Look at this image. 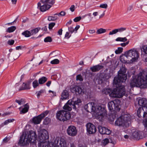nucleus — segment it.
<instances>
[{
	"label": "nucleus",
	"mask_w": 147,
	"mask_h": 147,
	"mask_svg": "<svg viewBox=\"0 0 147 147\" xmlns=\"http://www.w3.org/2000/svg\"><path fill=\"white\" fill-rule=\"evenodd\" d=\"M126 69L121 68L118 72L117 76L115 77L113 81V85L116 88L113 89L114 98H121L125 94V90L124 86H121L122 83L125 82L127 78Z\"/></svg>",
	"instance_id": "obj_1"
},
{
	"label": "nucleus",
	"mask_w": 147,
	"mask_h": 147,
	"mask_svg": "<svg viewBox=\"0 0 147 147\" xmlns=\"http://www.w3.org/2000/svg\"><path fill=\"white\" fill-rule=\"evenodd\" d=\"M39 143L38 146L39 147H51L46 142V140L49 138V137L47 131L43 129L38 134ZM52 145L54 147H67L65 141L63 138L60 140L55 139L52 142Z\"/></svg>",
	"instance_id": "obj_2"
},
{
	"label": "nucleus",
	"mask_w": 147,
	"mask_h": 147,
	"mask_svg": "<svg viewBox=\"0 0 147 147\" xmlns=\"http://www.w3.org/2000/svg\"><path fill=\"white\" fill-rule=\"evenodd\" d=\"M131 87L135 86L141 88H147V73L145 71L141 72L137 77L133 78L130 83Z\"/></svg>",
	"instance_id": "obj_3"
},
{
	"label": "nucleus",
	"mask_w": 147,
	"mask_h": 147,
	"mask_svg": "<svg viewBox=\"0 0 147 147\" xmlns=\"http://www.w3.org/2000/svg\"><path fill=\"white\" fill-rule=\"evenodd\" d=\"M36 137V133L32 131H29L27 135L26 133H23L20 137L18 144L21 146H24L28 145L29 143L34 142Z\"/></svg>",
	"instance_id": "obj_4"
},
{
	"label": "nucleus",
	"mask_w": 147,
	"mask_h": 147,
	"mask_svg": "<svg viewBox=\"0 0 147 147\" xmlns=\"http://www.w3.org/2000/svg\"><path fill=\"white\" fill-rule=\"evenodd\" d=\"M84 109L88 112L95 111L99 116V118H101L102 119L107 115L106 111L105 108L98 106L96 108L94 106V103L93 102H89L85 105Z\"/></svg>",
	"instance_id": "obj_5"
},
{
	"label": "nucleus",
	"mask_w": 147,
	"mask_h": 147,
	"mask_svg": "<svg viewBox=\"0 0 147 147\" xmlns=\"http://www.w3.org/2000/svg\"><path fill=\"white\" fill-rule=\"evenodd\" d=\"M74 99L69 100L63 107L65 110L70 111L73 108L75 111H77V108L79 107V104L81 102L80 99L77 98L76 100H74Z\"/></svg>",
	"instance_id": "obj_6"
},
{
	"label": "nucleus",
	"mask_w": 147,
	"mask_h": 147,
	"mask_svg": "<svg viewBox=\"0 0 147 147\" xmlns=\"http://www.w3.org/2000/svg\"><path fill=\"white\" fill-rule=\"evenodd\" d=\"M129 114H125L122 115L118 118L115 122V125L117 126L128 127L131 120Z\"/></svg>",
	"instance_id": "obj_7"
},
{
	"label": "nucleus",
	"mask_w": 147,
	"mask_h": 147,
	"mask_svg": "<svg viewBox=\"0 0 147 147\" xmlns=\"http://www.w3.org/2000/svg\"><path fill=\"white\" fill-rule=\"evenodd\" d=\"M38 3V8L42 12H44L50 9L55 3L54 0H41Z\"/></svg>",
	"instance_id": "obj_8"
},
{
	"label": "nucleus",
	"mask_w": 147,
	"mask_h": 147,
	"mask_svg": "<svg viewBox=\"0 0 147 147\" xmlns=\"http://www.w3.org/2000/svg\"><path fill=\"white\" fill-rule=\"evenodd\" d=\"M56 117L59 120L64 121L69 120L71 117V115L69 112L61 110L57 111Z\"/></svg>",
	"instance_id": "obj_9"
},
{
	"label": "nucleus",
	"mask_w": 147,
	"mask_h": 147,
	"mask_svg": "<svg viewBox=\"0 0 147 147\" xmlns=\"http://www.w3.org/2000/svg\"><path fill=\"white\" fill-rule=\"evenodd\" d=\"M120 101L115 99L108 102V107L109 110L111 111H120L121 106L120 105Z\"/></svg>",
	"instance_id": "obj_10"
},
{
	"label": "nucleus",
	"mask_w": 147,
	"mask_h": 147,
	"mask_svg": "<svg viewBox=\"0 0 147 147\" xmlns=\"http://www.w3.org/2000/svg\"><path fill=\"white\" fill-rule=\"evenodd\" d=\"M125 56L127 58L130 57H131V60L132 62L136 61L139 57L138 53L137 51L134 49H131L126 52Z\"/></svg>",
	"instance_id": "obj_11"
},
{
	"label": "nucleus",
	"mask_w": 147,
	"mask_h": 147,
	"mask_svg": "<svg viewBox=\"0 0 147 147\" xmlns=\"http://www.w3.org/2000/svg\"><path fill=\"white\" fill-rule=\"evenodd\" d=\"M49 112L46 111L37 116L34 117L32 119V121L35 124L40 123L42 119L48 114Z\"/></svg>",
	"instance_id": "obj_12"
},
{
	"label": "nucleus",
	"mask_w": 147,
	"mask_h": 147,
	"mask_svg": "<svg viewBox=\"0 0 147 147\" xmlns=\"http://www.w3.org/2000/svg\"><path fill=\"white\" fill-rule=\"evenodd\" d=\"M67 132L69 136H74L77 134V131L74 125H70L68 126Z\"/></svg>",
	"instance_id": "obj_13"
},
{
	"label": "nucleus",
	"mask_w": 147,
	"mask_h": 147,
	"mask_svg": "<svg viewBox=\"0 0 147 147\" xmlns=\"http://www.w3.org/2000/svg\"><path fill=\"white\" fill-rule=\"evenodd\" d=\"M87 132L89 134L94 133L96 131L95 126L91 123H88L86 125Z\"/></svg>",
	"instance_id": "obj_14"
},
{
	"label": "nucleus",
	"mask_w": 147,
	"mask_h": 147,
	"mask_svg": "<svg viewBox=\"0 0 147 147\" xmlns=\"http://www.w3.org/2000/svg\"><path fill=\"white\" fill-rule=\"evenodd\" d=\"M102 92L103 94H109L110 96L114 98L115 96V94L114 93L113 90H112L111 89L109 88H105L102 90Z\"/></svg>",
	"instance_id": "obj_15"
},
{
	"label": "nucleus",
	"mask_w": 147,
	"mask_h": 147,
	"mask_svg": "<svg viewBox=\"0 0 147 147\" xmlns=\"http://www.w3.org/2000/svg\"><path fill=\"white\" fill-rule=\"evenodd\" d=\"M98 129L99 132L101 134L109 135L111 133L110 130L106 127L100 126L98 127Z\"/></svg>",
	"instance_id": "obj_16"
},
{
	"label": "nucleus",
	"mask_w": 147,
	"mask_h": 147,
	"mask_svg": "<svg viewBox=\"0 0 147 147\" xmlns=\"http://www.w3.org/2000/svg\"><path fill=\"white\" fill-rule=\"evenodd\" d=\"M24 107L22 109V107H20L19 108L20 111V114H24L28 112L29 108V106L28 103L24 105Z\"/></svg>",
	"instance_id": "obj_17"
},
{
	"label": "nucleus",
	"mask_w": 147,
	"mask_h": 147,
	"mask_svg": "<svg viewBox=\"0 0 147 147\" xmlns=\"http://www.w3.org/2000/svg\"><path fill=\"white\" fill-rule=\"evenodd\" d=\"M103 66L98 64L91 67L90 69L92 72H96L99 71L101 69H103Z\"/></svg>",
	"instance_id": "obj_18"
},
{
	"label": "nucleus",
	"mask_w": 147,
	"mask_h": 147,
	"mask_svg": "<svg viewBox=\"0 0 147 147\" xmlns=\"http://www.w3.org/2000/svg\"><path fill=\"white\" fill-rule=\"evenodd\" d=\"M76 94L78 93L79 94L82 95L84 93V89L82 87L77 86L73 88Z\"/></svg>",
	"instance_id": "obj_19"
},
{
	"label": "nucleus",
	"mask_w": 147,
	"mask_h": 147,
	"mask_svg": "<svg viewBox=\"0 0 147 147\" xmlns=\"http://www.w3.org/2000/svg\"><path fill=\"white\" fill-rule=\"evenodd\" d=\"M132 136L134 139H139L141 137V132L138 131H134L133 133Z\"/></svg>",
	"instance_id": "obj_20"
},
{
	"label": "nucleus",
	"mask_w": 147,
	"mask_h": 147,
	"mask_svg": "<svg viewBox=\"0 0 147 147\" xmlns=\"http://www.w3.org/2000/svg\"><path fill=\"white\" fill-rule=\"evenodd\" d=\"M30 88V83L28 82L27 83H23L22 86L19 89V90H28Z\"/></svg>",
	"instance_id": "obj_21"
},
{
	"label": "nucleus",
	"mask_w": 147,
	"mask_h": 147,
	"mask_svg": "<svg viewBox=\"0 0 147 147\" xmlns=\"http://www.w3.org/2000/svg\"><path fill=\"white\" fill-rule=\"evenodd\" d=\"M139 105L143 107L146 106L147 104V100L145 98H142L140 99L138 101Z\"/></svg>",
	"instance_id": "obj_22"
},
{
	"label": "nucleus",
	"mask_w": 147,
	"mask_h": 147,
	"mask_svg": "<svg viewBox=\"0 0 147 147\" xmlns=\"http://www.w3.org/2000/svg\"><path fill=\"white\" fill-rule=\"evenodd\" d=\"M69 96V93L68 91L66 90H64L62 92L61 94V98L62 99H67Z\"/></svg>",
	"instance_id": "obj_23"
},
{
	"label": "nucleus",
	"mask_w": 147,
	"mask_h": 147,
	"mask_svg": "<svg viewBox=\"0 0 147 147\" xmlns=\"http://www.w3.org/2000/svg\"><path fill=\"white\" fill-rule=\"evenodd\" d=\"M103 76L100 74L97 77L96 79V81H97L99 84H100L103 82Z\"/></svg>",
	"instance_id": "obj_24"
},
{
	"label": "nucleus",
	"mask_w": 147,
	"mask_h": 147,
	"mask_svg": "<svg viewBox=\"0 0 147 147\" xmlns=\"http://www.w3.org/2000/svg\"><path fill=\"white\" fill-rule=\"evenodd\" d=\"M15 120V119H8L4 122L3 124H2L0 125V128L2 127L4 125H7L9 123L13 122Z\"/></svg>",
	"instance_id": "obj_25"
},
{
	"label": "nucleus",
	"mask_w": 147,
	"mask_h": 147,
	"mask_svg": "<svg viewBox=\"0 0 147 147\" xmlns=\"http://www.w3.org/2000/svg\"><path fill=\"white\" fill-rule=\"evenodd\" d=\"M47 78L46 77L43 76L39 78L38 82L39 84H42L45 83L47 80Z\"/></svg>",
	"instance_id": "obj_26"
},
{
	"label": "nucleus",
	"mask_w": 147,
	"mask_h": 147,
	"mask_svg": "<svg viewBox=\"0 0 147 147\" xmlns=\"http://www.w3.org/2000/svg\"><path fill=\"white\" fill-rule=\"evenodd\" d=\"M16 28L15 26H13L9 27L6 30V32L11 33L13 32L16 29Z\"/></svg>",
	"instance_id": "obj_27"
},
{
	"label": "nucleus",
	"mask_w": 147,
	"mask_h": 147,
	"mask_svg": "<svg viewBox=\"0 0 147 147\" xmlns=\"http://www.w3.org/2000/svg\"><path fill=\"white\" fill-rule=\"evenodd\" d=\"M22 34L26 37H29L31 35L30 32L28 30L24 31L22 33Z\"/></svg>",
	"instance_id": "obj_28"
},
{
	"label": "nucleus",
	"mask_w": 147,
	"mask_h": 147,
	"mask_svg": "<svg viewBox=\"0 0 147 147\" xmlns=\"http://www.w3.org/2000/svg\"><path fill=\"white\" fill-rule=\"evenodd\" d=\"M143 112L142 108L140 107L137 111V116L139 117H142L141 115V113H142V115H143Z\"/></svg>",
	"instance_id": "obj_29"
},
{
	"label": "nucleus",
	"mask_w": 147,
	"mask_h": 147,
	"mask_svg": "<svg viewBox=\"0 0 147 147\" xmlns=\"http://www.w3.org/2000/svg\"><path fill=\"white\" fill-rule=\"evenodd\" d=\"M40 30V28L38 29V28H36L33 29L32 30L30 31L31 35H33L36 34Z\"/></svg>",
	"instance_id": "obj_30"
},
{
	"label": "nucleus",
	"mask_w": 147,
	"mask_h": 147,
	"mask_svg": "<svg viewBox=\"0 0 147 147\" xmlns=\"http://www.w3.org/2000/svg\"><path fill=\"white\" fill-rule=\"evenodd\" d=\"M45 90L44 89H41L40 91H38L36 92L37 94V98H39L40 96L41 95V94H43L45 92Z\"/></svg>",
	"instance_id": "obj_31"
},
{
	"label": "nucleus",
	"mask_w": 147,
	"mask_h": 147,
	"mask_svg": "<svg viewBox=\"0 0 147 147\" xmlns=\"http://www.w3.org/2000/svg\"><path fill=\"white\" fill-rule=\"evenodd\" d=\"M106 32V29L102 28H100L97 30L96 33L97 34H100L104 33Z\"/></svg>",
	"instance_id": "obj_32"
},
{
	"label": "nucleus",
	"mask_w": 147,
	"mask_h": 147,
	"mask_svg": "<svg viewBox=\"0 0 147 147\" xmlns=\"http://www.w3.org/2000/svg\"><path fill=\"white\" fill-rule=\"evenodd\" d=\"M127 39L126 37H118L116 39V41H121L125 42L127 40Z\"/></svg>",
	"instance_id": "obj_33"
},
{
	"label": "nucleus",
	"mask_w": 147,
	"mask_h": 147,
	"mask_svg": "<svg viewBox=\"0 0 147 147\" xmlns=\"http://www.w3.org/2000/svg\"><path fill=\"white\" fill-rule=\"evenodd\" d=\"M58 18L57 16H49L48 18V20L49 21H55Z\"/></svg>",
	"instance_id": "obj_34"
},
{
	"label": "nucleus",
	"mask_w": 147,
	"mask_h": 147,
	"mask_svg": "<svg viewBox=\"0 0 147 147\" xmlns=\"http://www.w3.org/2000/svg\"><path fill=\"white\" fill-rule=\"evenodd\" d=\"M142 110L143 112V117H144L147 114V107L144 106L142 107Z\"/></svg>",
	"instance_id": "obj_35"
},
{
	"label": "nucleus",
	"mask_w": 147,
	"mask_h": 147,
	"mask_svg": "<svg viewBox=\"0 0 147 147\" xmlns=\"http://www.w3.org/2000/svg\"><path fill=\"white\" fill-rule=\"evenodd\" d=\"M142 51H143L144 54L147 55V45L142 46Z\"/></svg>",
	"instance_id": "obj_36"
},
{
	"label": "nucleus",
	"mask_w": 147,
	"mask_h": 147,
	"mask_svg": "<svg viewBox=\"0 0 147 147\" xmlns=\"http://www.w3.org/2000/svg\"><path fill=\"white\" fill-rule=\"evenodd\" d=\"M32 84L33 87L34 88H36L39 86V82H38V80H35L33 82Z\"/></svg>",
	"instance_id": "obj_37"
},
{
	"label": "nucleus",
	"mask_w": 147,
	"mask_h": 147,
	"mask_svg": "<svg viewBox=\"0 0 147 147\" xmlns=\"http://www.w3.org/2000/svg\"><path fill=\"white\" fill-rule=\"evenodd\" d=\"M15 102L18 103L19 105H21L24 104V99L21 98L20 100H16Z\"/></svg>",
	"instance_id": "obj_38"
},
{
	"label": "nucleus",
	"mask_w": 147,
	"mask_h": 147,
	"mask_svg": "<svg viewBox=\"0 0 147 147\" xmlns=\"http://www.w3.org/2000/svg\"><path fill=\"white\" fill-rule=\"evenodd\" d=\"M51 120L48 117H46L44 120V122L45 124L47 125L50 122Z\"/></svg>",
	"instance_id": "obj_39"
},
{
	"label": "nucleus",
	"mask_w": 147,
	"mask_h": 147,
	"mask_svg": "<svg viewBox=\"0 0 147 147\" xmlns=\"http://www.w3.org/2000/svg\"><path fill=\"white\" fill-rule=\"evenodd\" d=\"M59 63V60L57 59H55L51 61L50 63L52 64H57Z\"/></svg>",
	"instance_id": "obj_40"
},
{
	"label": "nucleus",
	"mask_w": 147,
	"mask_h": 147,
	"mask_svg": "<svg viewBox=\"0 0 147 147\" xmlns=\"http://www.w3.org/2000/svg\"><path fill=\"white\" fill-rule=\"evenodd\" d=\"M123 50V48L118 47L117 50H115V52L116 54H120L122 52Z\"/></svg>",
	"instance_id": "obj_41"
},
{
	"label": "nucleus",
	"mask_w": 147,
	"mask_h": 147,
	"mask_svg": "<svg viewBox=\"0 0 147 147\" xmlns=\"http://www.w3.org/2000/svg\"><path fill=\"white\" fill-rule=\"evenodd\" d=\"M52 41L51 38L50 36H47L45 38L44 40L45 42H51Z\"/></svg>",
	"instance_id": "obj_42"
},
{
	"label": "nucleus",
	"mask_w": 147,
	"mask_h": 147,
	"mask_svg": "<svg viewBox=\"0 0 147 147\" xmlns=\"http://www.w3.org/2000/svg\"><path fill=\"white\" fill-rule=\"evenodd\" d=\"M99 7L102 8L107 9L108 7V5L106 3L102 4L100 5Z\"/></svg>",
	"instance_id": "obj_43"
},
{
	"label": "nucleus",
	"mask_w": 147,
	"mask_h": 147,
	"mask_svg": "<svg viewBox=\"0 0 147 147\" xmlns=\"http://www.w3.org/2000/svg\"><path fill=\"white\" fill-rule=\"evenodd\" d=\"M117 32V29H115L109 32V35H112L114 34H115Z\"/></svg>",
	"instance_id": "obj_44"
},
{
	"label": "nucleus",
	"mask_w": 147,
	"mask_h": 147,
	"mask_svg": "<svg viewBox=\"0 0 147 147\" xmlns=\"http://www.w3.org/2000/svg\"><path fill=\"white\" fill-rule=\"evenodd\" d=\"M126 28L121 27L120 28L117 29V32H121L125 30H126Z\"/></svg>",
	"instance_id": "obj_45"
},
{
	"label": "nucleus",
	"mask_w": 147,
	"mask_h": 147,
	"mask_svg": "<svg viewBox=\"0 0 147 147\" xmlns=\"http://www.w3.org/2000/svg\"><path fill=\"white\" fill-rule=\"evenodd\" d=\"M76 80H79L81 81L83 80V79L82 77V76L80 74H78L77 76Z\"/></svg>",
	"instance_id": "obj_46"
},
{
	"label": "nucleus",
	"mask_w": 147,
	"mask_h": 147,
	"mask_svg": "<svg viewBox=\"0 0 147 147\" xmlns=\"http://www.w3.org/2000/svg\"><path fill=\"white\" fill-rule=\"evenodd\" d=\"M14 42V41L13 40L11 39L7 41V44L10 45H13Z\"/></svg>",
	"instance_id": "obj_47"
},
{
	"label": "nucleus",
	"mask_w": 147,
	"mask_h": 147,
	"mask_svg": "<svg viewBox=\"0 0 147 147\" xmlns=\"http://www.w3.org/2000/svg\"><path fill=\"white\" fill-rule=\"evenodd\" d=\"M55 25V23H51L49 24V29H51L53 28Z\"/></svg>",
	"instance_id": "obj_48"
},
{
	"label": "nucleus",
	"mask_w": 147,
	"mask_h": 147,
	"mask_svg": "<svg viewBox=\"0 0 147 147\" xmlns=\"http://www.w3.org/2000/svg\"><path fill=\"white\" fill-rule=\"evenodd\" d=\"M81 19V16L77 17L75 18L74 19V22H76L79 21Z\"/></svg>",
	"instance_id": "obj_49"
},
{
	"label": "nucleus",
	"mask_w": 147,
	"mask_h": 147,
	"mask_svg": "<svg viewBox=\"0 0 147 147\" xmlns=\"http://www.w3.org/2000/svg\"><path fill=\"white\" fill-rule=\"evenodd\" d=\"M65 12L63 11H61L60 13H56L54 14V16L55 15H58L59 16L60 15L61 16H64L65 15Z\"/></svg>",
	"instance_id": "obj_50"
},
{
	"label": "nucleus",
	"mask_w": 147,
	"mask_h": 147,
	"mask_svg": "<svg viewBox=\"0 0 147 147\" xmlns=\"http://www.w3.org/2000/svg\"><path fill=\"white\" fill-rule=\"evenodd\" d=\"M124 57L123 56H121L120 57V60L123 63H125L127 62V61L125 59Z\"/></svg>",
	"instance_id": "obj_51"
},
{
	"label": "nucleus",
	"mask_w": 147,
	"mask_h": 147,
	"mask_svg": "<svg viewBox=\"0 0 147 147\" xmlns=\"http://www.w3.org/2000/svg\"><path fill=\"white\" fill-rule=\"evenodd\" d=\"M68 29L69 31L71 33H73L75 31L74 29L72 27H68Z\"/></svg>",
	"instance_id": "obj_52"
},
{
	"label": "nucleus",
	"mask_w": 147,
	"mask_h": 147,
	"mask_svg": "<svg viewBox=\"0 0 147 147\" xmlns=\"http://www.w3.org/2000/svg\"><path fill=\"white\" fill-rule=\"evenodd\" d=\"M71 35V34L70 35L69 33V32H67L65 35V37L67 39H68L70 37Z\"/></svg>",
	"instance_id": "obj_53"
},
{
	"label": "nucleus",
	"mask_w": 147,
	"mask_h": 147,
	"mask_svg": "<svg viewBox=\"0 0 147 147\" xmlns=\"http://www.w3.org/2000/svg\"><path fill=\"white\" fill-rule=\"evenodd\" d=\"M112 61H110L109 62H105V65L107 67H109L110 65H111L112 64Z\"/></svg>",
	"instance_id": "obj_54"
},
{
	"label": "nucleus",
	"mask_w": 147,
	"mask_h": 147,
	"mask_svg": "<svg viewBox=\"0 0 147 147\" xmlns=\"http://www.w3.org/2000/svg\"><path fill=\"white\" fill-rule=\"evenodd\" d=\"M69 9L71 12H73L74 11L75 9V5H71V6Z\"/></svg>",
	"instance_id": "obj_55"
},
{
	"label": "nucleus",
	"mask_w": 147,
	"mask_h": 147,
	"mask_svg": "<svg viewBox=\"0 0 147 147\" xmlns=\"http://www.w3.org/2000/svg\"><path fill=\"white\" fill-rule=\"evenodd\" d=\"M129 42V41H128L126 42L121 43V44L120 45L121 46L124 47L128 44Z\"/></svg>",
	"instance_id": "obj_56"
},
{
	"label": "nucleus",
	"mask_w": 147,
	"mask_h": 147,
	"mask_svg": "<svg viewBox=\"0 0 147 147\" xmlns=\"http://www.w3.org/2000/svg\"><path fill=\"white\" fill-rule=\"evenodd\" d=\"M133 8V5H129L127 7V11H130L132 10Z\"/></svg>",
	"instance_id": "obj_57"
},
{
	"label": "nucleus",
	"mask_w": 147,
	"mask_h": 147,
	"mask_svg": "<svg viewBox=\"0 0 147 147\" xmlns=\"http://www.w3.org/2000/svg\"><path fill=\"white\" fill-rule=\"evenodd\" d=\"M143 9L144 11L146 13H147V5L143 6Z\"/></svg>",
	"instance_id": "obj_58"
},
{
	"label": "nucleus",
	"mask_w": 147,
	"mask_h": 147,
	"mask_svg": "<svg viewBox=\"0 0 147 147\" xmlns=\"http://www.w3.org/2000/svg\"><path fill=\"white\" fill-rule=\"evenodd\" d=\"M109 142V139L107 138H105L104 140V143L106 144H108Z\"/></svg>",
	"instance_id": "obj_59"
},
{
	"label": "nucleus",
	"mask_w": 147,
	"mask_h": 147,
	"mask_svg": "<svg viewBox=\"0 0 147 147\" xmlns=\"http://www.w3.org/2000/svg\"><path fill=\"white\" fill-rule=\"evenodd\" d=\"M80 27V26L79 25H77L75 27V28L74 29V30L76 32H77V31L79 29Z\"/></svg>",
	"instance_id": "obj_60"
},
{
	"label": "nucleus",
	"mask_w": 147,
	"mask_h": 147,
	"mask_svg": "<svg viewBox=\"0 0 147 147\" xmlns=\"http://www.w3.org/2000/svg\"><path fill=\"white\" fill-rule=\"evenodd\" d=\"M22 47V46H19L16 47V50H21Z\"/></svg>",
	"instance_id": "obj_61"
},
{
	"label": "nucleus",
	"mask_w": 147,
	"mask_h": 147,
	"mask_svg": "<svg viewBox=\"0 0 147 147\" xmlns=\"http://www.w3.org/2000/svg\"><path fill=\"white\" fill-rule=\"evenodd\" d=\"M51 81H48V82L46 84V85L47 86L49 87L51 84Z\"/></svg>",
	"instance_id": "obj_62"
},
{
	"label": "nucleus",
	"mask_w": 147,
	"mask_h": 147,
	"mask_svg": "<svg viewBox=\"0 0 147 147\" xmlns=\"http://www.w3.org/2000/svg\"><path fill=\"white\" fill-rule=\"evenodd\" d=\"M95 32V31L94 30H89V32L90 34H92Z\"/></svg>",
	"instance_id": "obj_63"
},
{
	"label": "nucleus",
	"mask_w": 147,
	"mask_h": 147,
	"mask_svg": "<svg viewBox=\"0 0 147 147\" xmlns=\"http://www.w3.org/2000/svg\"><path fill=\"white\" fill-rule=\"evenodd\" d=\"M62 30L61 28L60 29L58 32V33L59 35H61L62 34Z\"/></svg>",
	"instance_id": "obj_64"
}]
</instances>
